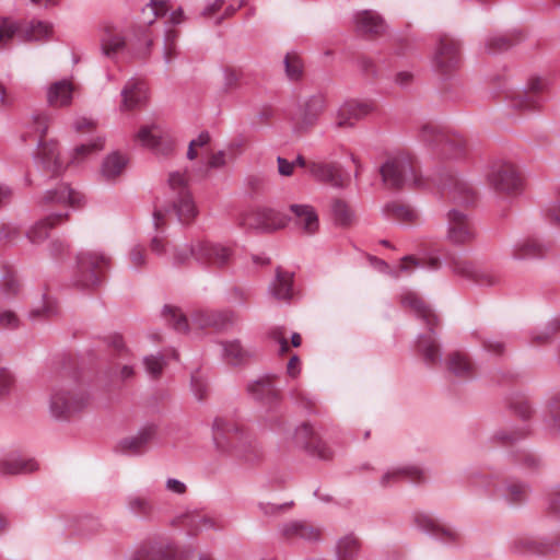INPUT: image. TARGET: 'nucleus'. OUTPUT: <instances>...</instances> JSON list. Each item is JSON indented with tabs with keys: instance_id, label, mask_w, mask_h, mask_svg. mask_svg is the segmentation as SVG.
<instances>
[{
	"instance_id": "f257e3e1",
	"label": "nucleus",
	"mask_w": 560,
	"mask_h": 560,
	"mask_svg": "<svg viewBox=\"0 0 560 560\" xmlns=\"http://www.w3.org/2000/svg\"><path fill=\"white\" fill-rule=\"evenodd\" d=\"M90 402L86 389L74 383H58L50 388L48 411L55 420L66 421L85 410Z\"/></svg>"
},
{
	"instance_id": "f03ea898",
	"label": "nucleus",
	"mask_w": 560,
	"mask_h": 560,
	"mask_svg": "<svg viewBox=\"0 0 560 560\" xmlns=\"http://www.w3.org/2000/svg\"><path fill=\"white\" fill-rule=\"evenodd\" d=\"M404 306L412 308L429 326V331L418 336L417 350L427 365L434 366L442 361L441 349L432 327L438 323L436 315L427 307L417 293L407 291L401 295Z\"/></svg>"
},
{
	"instance_id": "7ed1b4c3",
	"label": "nucleus",
	"mask_w": 560,
	"mask_h": 560,
	"mask_svg": "<svg viewBox=\"0 0 560 560\" xmlns=\"http://www.w3.org/2000/svg\"><path fill=\"white\" fill-rule=\"evenodd\" d=\"M213 441L218 451L246 463L254 462L260 456L248 436H245L234 424L226 423L222 419H215L213 422Z\"/></svg>"
},
{
	"instance_id": "20e7f679",
	"label": "nucleus",
	"mask_w": 560,
	"mask_h": 560,
	"mask_svg": "<svg viewBox=\"0 0 560 560\" xmlns=\"http://www.w3.org/2000/svg\"><path fill=\"white\" fill-rule=\"evenodd\" d=\"M231 257V247L208 240L197 238L180 248H176L172 259L174 264L178 265L194 259L200 265L223 267L230 261Z\"/></svg>"
},
{
	"instance_id": "39448f33",
	"label": "nucleus",
	"mask_w": 560,
	"mask_h": 560,
	"mask_svg": "<svg viewBox=\"0 0 560 560\" xmlns=\"http://www.w3.org/2000/svg\"><path fill=\"white\" fill-rule=\"evenodd\" d=\"M170 189L174 192L172 210L182 223L191 222L198 214L195 200L188 188L186 172H172L168 176Z\"/></svg>"
},
{
	"instance_id": "423d86ee",
	"label": "nucleus",
	"mask_w": 560,
	"mask_h": 560,
	"mask_svg": "<svg viewBox=\"0 0 560 560\" xmlns=\"http://www.w3.org/2000/svg\"><path fill=\"white\" fill-rule=\"evenodd\" d=\"M460 61L459 42L447 35L441 36L434 46L431 57L433 71L441 77L450 75L459 67Z\"/></svg>"
},
{
	"instance_id": "0eeeda50",
	"label": "nucleus",
	"mask_w": 560,
	"mask_h": 560,
	"mask_svg": "<svg viewBox=\"0 0 560 560\" xmlns=\"http://www.w3.org/2000/svg\"><path fill=\"white\" fill-rule=\"evenodd\" d=\"M487 180L499 192L512 194L521 189L523 179L518 167L510 161H495L491 164Z\"/></svg>"
},
{
	"instance_id": "6e6552de",
	"label": "nucleus",
	"mask_w": 560,
	"mask_h": 560,
	"mask_svg": "<svg viewBox=\"0 0 560 560\" xmlns=\"http://www.w3.org/2000/svg\"><path fill=\"white\" fill-rule=\"evenodd\" d=\"M172 525L183 527L187 535L192 537L208 532H221L224 529V523L219 516L199 510H189L178 514L173 520Z\"/></svg>"
},
{
	"instance_id": "1a4fd4ad",
	"label": "nucleus",
	"mask_w": 560,
	"mask_h": 560,
	"mask_svg": "<svg viewBox=\"0 0 560 560\" xmlns=\"http://www.w3.org/2000/svg\"><path fill=\"white\" fill-rule=\"evenodd\" d=\"M152 39L145 33L137 39V43H133L132 40H129L128 43V46L136 49L135 54L138 57L147 56L150 51ZM101 47L106 57L114 58L127 47V42L118 30L106 27L101 37Z\"/></svg>"
},
{
	"instance_id": "9d476101",
	"label": "nucleus",
	"mask_w": 560,
	"mask_h": 560,
	"mask_svg": "<svg viewBox=\"0 0 560 560\" xmlns=\"http://www.w3.org/2000/svg\"><path fill=\"white\" fill-rule=\"evenodd\" d=\"M448 266L455 276L474 281L480 285H495L501 281V277L497 271L477 266L460 255H451Z\"/></svg>"
},
{
	"instance_id": "9b49d317",
	"label": "nucleus",
	"mask_w": 560,
	"mask_h": 560,
	"mask_svg": "<svg viewBox=\"0 0 560 560\" xmlns=\"http://www.w3.org/2000/svg\"><path fill=\"white\" fill-rule=\"evenodd\" d=\"M83 203L84 196L65 183L46 190L38 201L42 210L47 213L54 212L52 209L57 207L68 212V208L78 209Z\"/></svg>"
},
{
	"instance_id": "f8f14e48",
	"label": "nucleus",
	"mask_w": 560,
	"mask_h": 560,
	"mask_svg": "<svg viewBox=\"0 0 560 560\" xmlns=\"http://www.w3.org/2000/svg\"><path fill=\"white\" fill-rule=\"evenodd\" d=\"M135 140L156 155L166 156L174 150V139L156 122L141 126Z\"/></svg>"
},
{
	"instance_id": "ddd939ff",
	"label": "nucleus",
	"mask_w": 560,
	"mask_h": 560,
	"mask_svg": "<svg viewBox=\"0 0 560 560\" xmlns=\"http://www.w3.org/2000/svg\"><path fill=\"white\" fill-rule=\"evenodd\" d=\"M380 172L384 184L388 187L399 188L418 183L412 165L405 156L388 158Z\"/></svg>"
},
{
	"instance_id": "4468645a",
	"label": "nucleus",
	"mask_w": 560,
	"mask_h": 560,
	"mask_svg": "<svg viewBox=\"0 0 560 560\" xmlns=\"http://www.w3.org/2000/svg\"><path fill=\"white\" fill-rule=\"evenodd\" d=\"M109 258L102 253L97 252H82L78 255V272L79 276L74 279L77 287L89 289L100 283V277L96 270L103 266H107Z\"/></svg>"
},
{
	"instance_id": "2eb2a0df",
	"label": "nucleus",
	"mask_w": 560,
	"mask_h": 560,
	"mask_svg": "<svg viewBox=\"0 0 560 560\" xmlns=\"http://www.w3.org/2000/svg\"><path fill=\"white\" fill-rule=\"evenodd\" d=\"M177 549L165 538H149L137 546L127 560H175Z\"/></svg>"
},
{
	"instance_id": "dca6fc26",
	"label": "nucleus",
	"mask_w": 560,
	"mask_h": 560,
	"mask_svg": "<svg viewBox=\"0 0 560 560\" xmlns=\"http://www.w3.org/2000/svg\"><path fill=\"white\" fill-rule=\"evenodd\" d=\"M288 439L295 447L305 448L312 455L322 459H328L331 452L327 445L315 439V432L311 424L301 423L294 430L288 432Z\"/></svg>"
},
{
	"instance_id": "f3484780",
	"label": "nucleus",
	"mask_w": 560,
	"mask_h": 560,
	"mask_svg": "<svg viewBox=\"0 0 560 560\" xmlns=\"http://www.w3.org/2000/svg\"><path fill=\"white\" fill-rule=\"evenodd\" d=\"M420 138L424 142L434 143L441 147L443 154L451 158L460 156L466 148V142L463 137L458 135H445L430 125H425L421 128Z\"/></svg>"
},
{
	"instance_id": "a211bd4d",
	"label": "nucleus",
	"mask_w": 560,
	"mask_h": 560,
	"mask_svg": "<svg viewBox=\"0 0 560 560\" xmlns=\"http://www.w3.org/2000/svg\"><path fill=\"white\" fill-rule=\"evenodd\" d=\"M476 237V230L468 215L453 209L447 214L446 238L454 245H465Z\"/></svg>"
},
{
	"instance_id": "6ab92c4d",
	"label": "nucleus",
	"mask_w": 560,
	"mask_h": 560,
	"mask_svg": "<svg viewBox=\"0 0 560 560\" xmlns=\"http://www.w3.org/2000/svg\"><path fill=\"white\" fill-rule=\"evenodd\" d=\"M373 104L369 101L347 100L336 112L335 124L339 128L353 127L359 120L370 115Z\"/></svg>"
},
{
	"instance_id": "aec40b11",
	"label": "nucleus",
	"mask_w": 560,
	"mask_h": 560,
	"mask_svg": "<svg viewBox=\"0 0 560 560\" xmlns=\"http://www.w3.org/2000/svg\"><path fill=\"white\" fill-rule=\"evenodd\" d=\"M402 480L417 485L423 483L427 480V472L418 465L405 464L392 466L381 476L380 485L383 488H388Z\"/></svg>"
},
{
	"instance_id": "412c9836",
	"label": "nucleus",
	"mask_w": 560,
	"mask_h": 560,
	"mask_svg": "<svg viewBox=\"0 0 560 560\" xmlns=\"http://www.w3.org/2000/svg\"><path fill=\"white\" fill-rule=\"evenodd\" d=\"M120 96V112L133 110L140 108L147 103L148 88L141 79L131 78L122 88Z\"/></svg>"
},
{
	"instance_id": "4be33fe9",
	"label": "nucleus",
	"mask_w": 560,
	"mask_h": 560,
	"mask_svg": "<svg viewBox=\"0 0 560 560\" xmlns=\"http://www.w3.org/2000/svg\"><path fill=\"white\" fill-rule=\"evenodd\" d=\"M250 396L265 405H272L279 399V380L273 375H264L248 385Z\"/></svg>"
},
{
	"instance_id": "5701e85b",
	"label": "nucleus",
	"mask_w": 560,
	"mask_h": 560,
	"mask_svg": "<svg viewBox=\"0 0 560 560\" xmlns=\"http://www.w3.org/2000/svg\"><path fill=\"white\" fill-rule=\"evenodd\" d=\"M126 512L140 521H153L156 516V509L150 497L135 492L125 498Z\"/></svg>"
},
{
	"instance_id": "b1692460",
	"label": "nucleus",
	"mask_w": 560,
	"mask_h": 560,
	"mask_svg": "<svg viewBox=\"0 0 560 560\" xmlns=\"http://www.w3.org/2000/svg\"><path fill=\"white\" fill-rule=\"evenodd\" d=\"M294 224L305 234L313 235L319 228V219L314 207L306 203H293L290 206Z\"/></svg>"
},
{
	"instance_id": "393cba45",
	"label": "nucleus",
	"mask_w": 560,
	"mask_h": 560,
	"mask_svg": "<svg viewBox=\"0 0 560 560\" xmlns=\"http://www.w3.org/2000/svg\"><path fill=\"white\" fill-rule=\"evenodd\" d=\"M287 223L285 215L275 209L264 207L254 212L253 221L249 224L256 230L271 232L284 228Z\"/></svg>"
},
{
	"instance_id": "a878e982",
	"label": "nucleus",
	"mask_w": 560,
	"mask_h": 560,
	"mask_svg": "<svg viewBox=\"0 0 560 560\" xmlns=\"http://www.w3.org/2000/svg\"><path fill=\"white\" fill-rule=\"evenodd\" d=\"M353 24L358 33L378 35L385 32L386 23L375 11L363 10L354 13Z\"/></svg>"
},
{
	"instance_id": "bb28decb",
	"label": "nucleus",
	"mask_w": 560,
	"mask_h": 560,
	"mask_svg": "<svg viewBox=\"0 0 560 560\" xmlns=\"http://www.w3.org/2000/svg\"><path fill=\"white\" fill-rule=\"evenodd\" d=\"M75 86L68 79L51 83L46 91L47 102L52 107H67L71 105Z\"/></svg>"
},
{
	"instance_id": "cd10ccee",
	"label": "nucleus",
	"mask_w": 560,
	"mask_h": 560,
	"mask_svg": "<svg viewBox=\"0 0 560 560\" xmlns=\"http://www.w3.org/2000/svg\"><path fill=\"white\" fill-rule=\"evenodd\" d=\"M69 215L67 211L48 213L44 219L37 221L28 231L27 237L33 244H39L48 236V232L54 226L63 222Z\"/></svg>"
},
{
	"instance_id": "c85d7f7f",
	"label": "nucleus",
	"mask_w": 560,
	"mask_h": 560,
	"mask_svg": "<svg viewBox=\"0 0 560 560\" xmlns=\"http://www.w3.org/2000/svg\"><path fill=\"white\" fill-rule=\"evenodd\" d=\"M308 173L316 180L329 184L334 187H341L343 185V177L337 164L312 162L308 165Z\"/></svg>"
},
{
	"instance_id": "c756f323",
	"label": "nucleus",
	"mask_w": 560,
	"mask_h": 560,
	"mask_svg": "<svg viewBox=\"0 0 560 560\" xmlns=\"http://www.w3.org/2000/svg\"><path fill=\"white\" fill-rule=\"evenodd\" d=\"M36 161L43 168L51 172V174H59L65 167L55 142L45 143L39 141Z\"/></svg>"
},
{
	"instance_id": "7c9ffc66",
	"label": "nucleus",
	"mask_w": 560,
	"mask_h": 560,
	"mask_svg": "<svg viewBox=\"0 0 560 560\" xmlns=\"http://www.w3.org/2000/svg\"><path fill=\"white\" fill-rule=\"evenodd\" d=\"M54 34V24L48 21L33 19L21 31V39L26 42L44 43Z\"/></svg>"
},
{
	"instance_id": "2f4dec72",
	"label": "nucleus",
	"mask_w": 560,
	"mask_h": 560,
	"mask_svg": "<svg viewBox=\"0 0 560 560\" xmlns=\"http://www.w3.org/2000/svg\"><path fill=\"white\" fill-rule=\"evenodd\" d=\"M37 464L33 459L23 458L15 452L3 455L0 458L1 475H18L35 470Z\"/></svg>"
},
{
	"instance_id": "473e14b6",
	"label": "nucleus",
	"mask_w": 560,
	"mask_h": 560,
	"mask_svg": "<svg viewBox=\"0 0 560 560\" xmlns=\"http://www.w3.org/2000/svg\"><path fill=\"white\" fill-rule=\"evenodd\" d=\"M154 427H144L139 432L129 438L119 441L118 450L121 453L133 455L140 453L147 444L154 438Z\"/></svg>"
},
{
	"instance_id": "72a5a7b5",
	"label": "nucleus",
	"mask_w": 560,
	"mask_h": 560,
	"mask_svg": "<svg viewBox=\"0 0 560 560\" xmlns=\"http://www.w3.org/2000/svg\"><path fill=\"white\" fill-rule=\"evenodd\" d=\"M128 164L126 154L114 151L105 156L101 166V176L106 182H115Z\"/></svg>"
},
{
	"instance_id": "f704fd0d",
	"label": "nucleus",
	"mask_w": 560,
	"mask_h": 560,
	"mask_svg": "<svg viewBox=\"0 0 560 560\" xmlns=\"http://www.w3.org/2000/svg\"><path fill=\"white\" fill-rule=\"evenodd\" d=\"M280 532L288 539L316 541L320 537L319 529L299 521H292L283 524Z\"/></svg>"
},
{
	"instance_id": "c9c22d12",
	"label": "nucleus",
	"mask_w": 560,
	"mask_h": 560,
	"mask_svg": "<svg viewBox=\"0 0 560 560\" xmlns=\"http://www.w3.org/2000/svg\"><path fill=\"white\" fill-rule=\"evenodd\" d=\"M546 246L535 237H525L516 241L512 247L513 259L521 260L541 256Z\"/></svg>"
},
{
	"instance_id": "e433bc0d",
	"label": "nucleus",
	"mask_w": 560,
	"mask_h": 560,
	"mask_svg": "<svg viewBox=\"0 0 560 560\" xmlns=\"http://www.w3.org/2000/svg\"><path fill=\"white\" fill-rule=\"evenodd\" d=\"M383 212L388 219L401 223H413L419 219V213L413 208L397 201L386 203Z\"/></svg>"
},
{
	"instance_id": "4c0bfd02",
	"label": "nucleus",
	"mask_w": 560,
	"mask_h": 560,
	"mask_svg": "<svg viewBox=\"0 0 560 560\" xmlns=\"http://www.w3.org/2000/svg\"><path fill=\"white\" fill-rule=\"evenodd\" d=\"M360 550V539L354 534H347L336 544V558L337 560H357Z\"/></svg>"
},
{
	"instance_id": "58836bf2",
	"label": "nucleus",
	"mask_w": 560,
	"mask_h": 560,
	"mask_svg": "<svg viewBox=\"0 0 560 560\" xmlns=\"http://www.w3.org/2000/svg\"><path fill=\"white\" fill-rule=\"evenodd\" d=\"M446 364L450 372L457 377L468 378L474 374V364L468 355L460 351L450 353Z\"/></svg>"
},
{
	"instance_id": "ea45409f",
	"label": "nucleus",
	"mask_w": 560,
	"mask_h": 560,
	"mask_svg": "<svg viewBox=\"0 0 560 560\" xmlns=\"http://www.w3.org/2000/svg\"><path fill=\"white\" fill-rule=\"evenodd\" d=\"M292 284L293 276L291 273L278 271L269 290L277 300L289 301L293 295Z\"/></svg>"
},
{
	"instance_id": "a19ab883",
	"label": "nucleus",
	"mask_w": 560,
	"mask_h": 560,
	"mask_svg": "<svg viewBox=\"0 0 560 560\" xmlns=\"http://www.w3.org/2000/svg\"><path fill=\"white\" fill-rule=\"evenodd\" d=\"M22 25L11 18H0V48L8 47L15 36L21 38Z\"/></svg>"
},
{
	"instance_id": "79ce46f5",
	"label": "nucleus",
	"mask_w": 560,
	"mask_h": 560,
	"mask_svg": "<svg viewBox=\"0 0 560 560\" xmlns=\"http://www.w3.org/2000/svg\"><path fill=\"white\" fill-rule=\"evenodd\" d=\"M247 355L248 351L242 347L238 340L222 343V357L232 365L242 363Z\"/></svg>"
},
{
	"instance_id": "37998d69",
	"label": "nucleus",
	"mask_w": 560,
	"mask_h": 560,
	"mask_svg": "<svg viewBox=\"0 0 560 560\" xmlns=\"http://www.w3.org/2000/svg\"><path fill=\"white\" fill-rule=\"evenodd\" d=\"M325 104L326 102L323 95H314L310 97L304 105L302 117L303 122L306 125L314 124L323 113Z\"/></svg>"
},
{
	"instance_id": "c03bdc74",
	"label": "nucleus",
	"mask_w": 560,
	"mask_h": 560,
	"mask_svg": "<svg viewBox=\"0 0 560 560\" xmlns=\"http://www.w3.org/2000/svg\"><path fill=\"white\" fill-rule=\"evenodd\" d=\"M440 259L435 256H430L424 260H417L413 256H406L401 259L400 270L411 271L416 268L436 270L440 268Z\"/></svg>"
},
{
	"instance_id": "a18cd8bd",
	"label": "nucleus",
	"mask_w": 560,
	"mask_h": 560,
	"mask_svg": "<svg viewBox=\"0 0 560 560\" xmlns=\"http://www.w3.org/2000/svg\"><path fill=\"white\" fill-rule=\"evenodd\" d=\"M499 492L506 501L516 504L523 502L527 498V487L522 483L511 482L499 489Z\"/></svg>"
},
{
	"instance_id": "49530a36",
	"label": "nucleus",
	"mask_w": 560,
	"mask_h": 560,
	"mask_svg": "<svg viewBox=\"0 0 560 560\" xmlns=\"http://www.w3.org/2000/svg\"><path fill=\"white\" fill-rule=\"evenodd\" d=\"M331 212L336 223L339 225H348L354 218L352 209L342 200H335L331 203Z\"/></svg>"
},
{
	"instance_id": "de8ad7c7",
	"label": "nucleus",
	"mask_w": 560,
	"mask_h": 560,
	"mask_svg": "<svg viewBox=\"0 0 560 560\" xmlns=\"http://www.w3.org/2000/svg\"><path fill=\"white\" fill-rule=\"evenodd\" d=\"M163 314L176 331L185 332L188 330V320L180 310L166 305L163 310Z\"/></svg>"
},
{
	"instance_id": "09e8293b",
	"label": "nucleus",
	"mask_w": 560,
	"mask_h": 560,
	"mask_svg": "<svg viewBox=\"0 0 560 560\" xmlns=\"http://www.w3.org/2000/svg\"><path fill=\"white\" fill-rule=\"evenodd\" d=\"M104 147V139L101 137H97L95 140H93L90 143L82 144L80 147H77L73 150L71 163H79L82 161L86 155L96 152L98 150H102Z\"/></svg>"
},
{
	"instance_id": "8fccbe9b",
	"label": "nucleus",
	"mask_w": 560,
	"mask_h": 560,
	"mask_svg": "<svg viewBox=\"0 0 560 560\" xmlns=\"http://www.w3.org/2000/svg\"><path fill=\"white\" fill-rule=\"evenodd\" d=\"M166 5L162 1L151 0L142 9L141 22L145 25H151L154 20L165 12Z\"/></svg>"
},
{
	"instance_id": "3c124183",
	"label": "nucleus",
	"mask_w": 560,
	"mask_h": 560,
	"mask_svg": "<svg viewBox=\"0 0 560 560\" xmlns=\"http://www.w3.org/2000/svg\"><path fill=\"white\" fill-rule=\"evenodd\" d=\"M512 40L503 34H493L487 37L485 46L488 52L497 54L512 46Z\"/></svg>"
},
{
	"instance_id": "603ef678",
	"label": "nucleus",
	"mask_w": 560,
	"mask_h": 560,
	"mask_svg": "<svg viewBox=\"0 0 560 560\" xmlns=\"http://www.w3.org/2000/svg\"><path fill=\"white\" fill-rule=\"evenodd\" d=\"M459 533L452 526L438 523V528L431 534V537L443 544H453L459 539Z\"/></svg>"
},
{
	"instance_id": "864d4df0",
	"label": "nucleus",
	"mask_w": 560,
	"mask_h": 560,
	"mask_svg": "<svg viewBox=\"0 0 560 560\" xmlns=\"http://www.w3.org/2000/svg\"><path fill=\"white\" fill-rule=\"evenodd\" d=\"M283 62L285 67V73L290 80L294 81L301 78L303 63L298 55L287 54Z\"/></svg>"
},
{
	"instance_id": "5fc2aeb1",
	"label": "nucleus",
	"mask_w": 560,
	"mask_h": 560,
	"mask_svg": "<svg viewBox=\"0 0 560 560\" xmlns=\"http://www.w3.org/2000/svg\"><path fill=\"white\" fill-rule=\"evenodd\" d=\"M439 521L435 520L431 514L417 512L413 514V524L420 530L430 535L438 528Z\"/></svg>"
},
{
	"instance_id": "6e6d98bb",
	"label": "nucleus",
	"mask_w": 560,
	"mask_h": 560,
	"mask_svg": "<svg viewBox=\"0 0 560 560\" xmlns=\"http://www.w3.org/2000/svg\"><path fill=\"white\" fill-rule=\"evenodd\" d=\"M15 388V377L13 373L2 368L0 369V400L9 397Z\"/></svg>"
},
{
	"instance_id": "4d7b16f0",
	"label": "nucleus",
	"mask_w": 560,
	"mask_h": 560,
	"mask_svg": "<svg viewBox=\"0 0 560 560\" xmlns=\"http://www.w3.org/2000/svg\"><path fill=\"white\" fill-rule=\"evenodd\" d=\"M30 128L28 133H34L42 139L48 130V117L45 114H35L27 122Z\"/></svg>"
},
{
	"instance_id": "13d9d810",
	"label": "nucleus",
	"mask_w": 560,
	"mask_h": 560,
	"mask_svg": "<svg viewBox=\"0 0 560 560\" xmlns=\"http://www.w3.org/2000/svg\"><path fill=\"white\" fill-rule=\"evenodd\" d=\"M194 324L200 328L205 327H217L221 328V315L212 312H202L194 317Z\"/></svg>"
},
{
	"instance_id": "bf43d9fd",
	"label": "nucleus",
	"mask_w": 560,
	"mask_h": 560,
	"mask_svg": "<svg viewBox=\"0 0 560 560\" xmlns=\"http://www.w3.org/2000/svg\"><path fill=\"white\" fill-rule=\"evenodd\" d=\"M143 365L151 377H156L162 373L165 361L162 355H148L143 359Z\"/></svg>"
},
{
	"instance_id": "052dcab7",
	"label": "nucleus",
	"mask_w": 560,
	"mask_h": 560,
	"mask_svg": "<svg viewBox=\"0 0 560 560\" xmlns=\"http://www.w3.org/2000/svg\"><path fill=\"white\" fill-rule=\"evenodd\" d=\"M535 105L534 95L524 91L516 93L511 100V106L517 109L533 108Z\"/></svg>"
},
{
	"instance_id": "680f3d73",
	"label": "nucleus",
	"mask_w": 560,
	"mask_h": 560,
	"mask_svg": "<svg viewBox=\"0 0 560 560\" xmlns=\"http://www.w3.org/2000/svg\"><path fill=\"white\" fill-rule=\"evenodd\" d=\"M20 284L15 276L7 275L0 281V291L7 298L18 294Z\"/></svg>"
},
{
	"instance_id": "e2e57ef3",
	"label": "nucleus",
	"mask_w": 560,
	"mask_h": 560,
	"mask_svg": "<svg viewBox=\"0 0 560 560\" xmlns=\"http://www.w3.org/2000/svg\"><path fill=\"white\" fill-rule=\"evenodd\" d=\"M269 338L278 346V351L284 353L289 350V342L283 327H275L269 331Z\"/></svg>"
},
{
	"instance_id": "0e129e2a",
	"label": "nucleus",
	"mask_w": 560,
	"mask_h": 560,
	"mask_svg": "<svg viewBox=\"0 0 560 560\" xmlns=\"http://www.w3.org/2000/svg\"><path fill=\"white\" fill-rule=\"evenodd\" d=\"M176 33L171 31L167 32L165 39H164V60L166 63H170L174 56H176V47H175V39H176Z\"/></svg>"
},
{
	"instance_id": "69168bd1",
	"label": "nucleus",
	"mask_w": 560,
	"mask_h": 560,
	"mask_svg": "<svg viewBox=\"0 0 560 560\" xmlns=\"http://www.w3.org/2000/svg\"><path fill=\"white\" fill-rule=\"evenodd\" d=\"M223 74V86L225 91L235 89L238 84V81L241 79V74L238 71L232 69V68H225L222 72Z\"/></svg>"
},
{
	"instance_id": "338daca9",
	"label": "nucleus",
	"mask_w": 560,
	"mask_h": 560,
	"mask_svg": "<svg viewBox=\"0 0 560 560\" xmlns=\"http://www.w3.org/2000/svg\"><path fill=\"white\" fill-rule=\"evenodd\" d=\"M129 261L133 268L143 266L145 264L144 249L138 245L133 246L129 252Z\"/></svg>"
},
{
	"instance_id": "774afa93",
	"label": "nucleus",
	"mask_w": 560,
	"mask_h": 560,
	"mask_svg": "<svg viewBox=\"0 0 560 560\" xmlns=\"http://www.w3.org/2000/svg\"><path fill=\"white\" fill-rule=\"evenodd\" d=\"M226 165V153L224 150L212 153L209 156L207 166L209 168H222Z\"/></svg>"
}]
</instances>
